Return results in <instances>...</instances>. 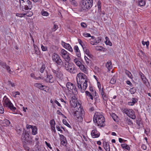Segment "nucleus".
I'll use <instances>...</instances> for the list:
<instances>
[{"mask_svg":"<svg viewBox=\"0 0 151 151\" xmlns=\"http://www.w3.org/2000/svg\"><path fill=\"white\" fill-rule=\"evenodd\" d=\"M77 84L79 86L81 85V84H83V87L81 89L83 90H86L87 87V82L88 81V79L86 75L82 73H79L77 74L76 76Z\"/></svg>","mask_w":151,"mask_h":151,"instance_id":"f257e3e1","label":"nucleus"},{"mask_svg":"<svg viewBox=\"0 0 151 151\" xmlns=\"http://www.w3.org/2000/svg\"><path fill=\"white\" fill-rule=\"evenodd\" d=\"M20 7L23 12H27L32 7V2L30 0H19Z\"/></svg>","mask_w":151,"mask_h":151,"instance_id":"f03ea898","label":"nucleus"},{"mask_svg":"<svg viewBox=\"0 0 151 151\" xmlns=\"http://www.w3.org/2000/svg\"><path fill=\"white\" fill-rule=\"evenodd\" d=\"M93 5V0H82L80 3L81 12L87 11L89 10Z\"/></svg>","mask_w":151,"mask_h":151,"instance_id":"7ed1b4c3","label":"nucleus"},{"mask_svg":"<svg viewBox=\"0 0 151 151\" xmlns=\"http://www.w3.org/2000/svg\"><path fill=\"white\" fill-rule=\"evenodd\" d=\"M93 121L94 123H97L98 126L104 127L105 120L104 116L99 113L96 112L95 113L93 117Z\"/></svg>","mask_w":151,"mask_h":151,"instance_id":"20e7f679","label":"nucleus"},{"mask_svg":"<svg viewBox=\"0 0 151 151\" xmlns=\"http://www.w3.org/2000/svg\"><path fill=\"white\" fill-rule=\"evenodd\" d=\"M29 136V134L24 129L21 137L22 142L25 143V142H27L29 145H33L32 139Z\"/></svg>","mask_w":151,"mask_h":151,"instance_id":"39448f33","label":"nucleus"},{"mask_svg":"<svg viewBox=\"0 0 151 151\" xmlns=\"http://www.w3.org/2000/svg\"><path fill=\"white\" fill-rule=\"evenodd\" d=\"M65 63L64 66L65 69L68 72L72 74H75L77 73V70L75 65L72 63Z\"/></svg>","mask_w":151,"mask_h":151,"instance_id":"423d86ee","label":"nucleus"},{"mask_svg":"<svg viewBox=\"0 0 151 151\" xmlns=\"http://www.w3.org/2000/svg\"><path fill=\"white\" fill-rule=\"evenodd\" d=\"M3 102L5 106L8 107L12 111H14L16 109V108L14 106L13 104L6 96H5L3 99Z\"/></svg>","mask_w":151,"mask_h":151,"instance_id":"0eeeda50","label":"nucleus"},{"mask_svg":"<svg viewBox=\"0 0 151 151\" xmlns=\"http://www.w3.org/2000/svg\"><path fill=\"white\" fill-rule=\"evenodd\" d=\"M84 114V111L82 110L81 108L79 109L78 111H74L73 114L75 119L78 122H81L83 120V117Z\"/></svg>","mask_w":151,"mask_h":151,"instance_id":"6e6552de","label":"nucleus"},{"mask_svg":"<svg viewBox=\"0 0 151 151\" xmlns=\"http://www.w3.org/2000/svg\"><path fill=\"white\" fill-rule=\"evenodd\" d=\"M66 87L69 92H72L74 94L77 93V88L75 84L71 82H67L66 84Z\"/></svg>","mask_w":151,"mask_h":151,"instance_id":"1a4fd4ad","label":"nucleus"},{"mask_svg":"<svg viewBox=\"0 0 151 151\" xmlns=\"http://www.w3.org/2000/svg\"><path fill=\"white\" fill-rule=\"evenodd\" d=\"M52 58L53 61L56 63L57 65H63V62L59 55L57 53H53L52 55Z\"/></svg>","mask_w":151,"mask_h":151,"instance_id":"9d476101","label":"nucleus"},{"mask_svg":"<svg viewBox=\"0 0 151 151\" xmlns=\"http://www.w3.org/2000/svg\"><path fill=\"white\" fill-rule=\"evenodd\" d=\"M123 112L132 119H135L136 118L135 112L132 109H124Z\"/></svg>","mask_w":151,"mask_h":151,"instance_id":"9b49d317","label":"nucleus"},{"mask_svg":"<svg viewBox=\"0 0 151 151\" xmlns=\"http://www.w3.org/2000/svg\"><path fill=\"white\" fill-rule=\"evenodd\" d=\"M60 53L61 56L67 63L70 60V58L69 55V53L64 49L61 50Z\"/></svg>","mask_w":151,"mask_h":151,"instance_id":"f8f14e48","label":"nucleus"},{"mask_svg":"<svg viewBox=\"0 0 151 151\" xmlns=\"http://www.w3.org/2000/svg\"><path fill=\"white\" fill-rule=\"evenodd\" d=\"M46 73V77L45 78H44L45 81L47 83H53L54 81V79L52 76L51 74H48L47 71Z\"/></svg>","mask_w":151,"mask_h":151,"instance_id":"ddd939ff","label":"nucleus"},{"mask_svg":"<svg viewBox=\"0 0 151 151\" xmlns=\"http://www.w3.org/2000/svg\"><path fill=\"white\" fill-rule=\"evenodd\" d=\"M79 68L81 71L86 74H88V67L86 65L82 64Z\"/></svg>","mask_w":151,"mask_h":151,"instance_id":"4468645a","label":"nucleus"},{"mask_svg":"<svg viewBox=\"0 0 151 151\" xmlns=\"http://www.w3.org/2000/svg\"><path fill=\"white\" fill-rule=\"evenodd\" d=\"M104 88H102L100 93L103 100L105 101H107L108 99V96L106 93L104 92Z\"/></svg>","mask_w":151,"mask_h":151,"instance_id":"2eb2a0df","label":"nucleus"},{"mask_svg":"<svg viewBox=\"0 0 151 151\" xmlns=\"http://www.w3.org/2000/svg\"><path fill=\"white\" fill-rule=\"evenodd\" d=\"M61 43L62 45L65 49L70 52L73 51V49L69 44L66 43L63 41H62Z\"/></svg>","mask_w":151,"mask_h":151,"instance_id":"dca6fc26","label":"nucleus"},{"mask_svg":"<svg viewBox=\"0 0 151 151\" xmlns=\"http://www.w3.org/2000/svg\"><path fill=\"white\" fill-rule=\"evenodd\" d=\"M92 137L93 138L98 137L100 135L99 133L96 129H93L92 130L91 133Z\"/></svg>","mask_w":151,"mask_h":151,"instance_id":"f3484780","label":"nucleus"},{"mask_svg":"<svg viewBox=\"0 0 151 151\" xmlns=\"http://www.w3.org/2000/svg\"><path fill=\"white\" fill-rule=\"evenodd\" d=\"M60 137L61 144L62 145L64 146L67 142L66 137L62 134H60Z\"/></svg>","mask_w":151,"mask_h":151,"instance_id":"a211bd4d","label":"nucleus"},{"mask_svg":"<svg viewBox=\"0 0 151 151\" xmlns=\"http://www.w3.org/2000/svg\"><path fill=\"white\" fill-rule=\"evenodd\" d=\"M34 86L36 87L37 88H38L40 89L41 90H44L45 88V86L42 85L40 83H35L34 84Z\"/></svg>","mask_w":151,"mask_h":151,"instance_id":"6ab92c4d","label":"nucleus"},{"mask_svg":"<svg viewBox=\"0 0 151 151\" xmlns=\"http://www.w3.org/2000/svg\"><path fill=\"white\" fill-rule=\"evenodd\" d=\"M103 146L104 147V149L106 151H110V147L109 144L107 142H105L103 143Z\"/></svg>","mask_w":151,"mask_h":151,"instance_id":"aec40b11","label":"nucleus"},{"mask_svg":"<svg viewBox=\"0 0 151 151\" xmlns=\"http://www.w3.org/2000/svg\"><path fill=\"white\" fill-rule=\"evenodd\" d=\"M74 62L76 64V65L79 67L81 66V65L83 64L81 62L78 60V58H76L74 59Z\"/></svg>","mask_w":151,"mask_h":151,"instance_id":"412c9836","label":"nucleus"},{"mask_svg":"<svg viewBox=\"0 0 151 151\" xmlns=\"http://www.w3.org/2000/svg\"><path fill=\"white\" fill-rule=\"evenodd\" d=\"M32 134L33 135H36L37 133V129L35 126L32 129Z\"/></svg>","mask_w":151,"mask_h":151,"instance_id":"4be33fe9","label":"nucleus"},{"mask_svg":"<svg viewBox=\"0 0 151 151\" xmlns=\"http://www.w3.org/2000/svg\"><path fill=\"white\" fill-rule=\"evenodd\" d=\"M101 2L100 1H99L97 3L98 6V12H101Z\"/></svg>","mask_w":151,"mask_h":151,"instance_id":"5701e85b","label":"nucleus"},{"mask_svg":"<svg viewBox=\"0 0 151 151\" xmlns=\"http://www.w3.org/2000/svg\"><path fill=\"white\" fill-rule=\"evenodd\" d=\"M85 93L86 94V95L88 97H89L90 99L93 100V97L92 95V93L89 92L88 91H85Z\"/></svg>","mask_w":151,"mask_h":151,"instance_id":"b1692460","label":"nucleus"},{"mask_svg":"<svg viewBox=\"0 0 151 151\" xmlns=\"http://www.w3.org/2000/svg\"><path fill=\"white\" fill-rule=\"evenodd\" d=\"M4 126L7 127L9 126L10 124L9 121L7 119L4 120L3 123Z\"/></svg>","mask_w":151,"mask_h":151,"instance_id":"393cba45","label":"nucleus"},{"mask_svg":"<svg viewBox=\"0 0 151 151\" xmlns=\"http://www.w3.org/2000/svg\"><path fill=\"white\" fill-rule=\"evenodd\" d=\"M125 73L130 78L132 79V76L131 73L128 70H125Z\"/></svg>","mask_w":151,"mask_h":151,"instance_id":"a878e982","label":"nucleus"},{"mask_svg":"<svg viewBox=\"0 0 151 151\" xmlns=\"http://www.w3.org/2000/svg\"><path fill=\"white\" fill-rule=\"evenodd\" d=\"M106 66L108 70H110L111 68V63L110 61L107 62L106 64Z\"/></svg>","mask_w":151,"mask_h":151,"instance_id":"bb28decb","label":"nucleus"},{"mask_svg":"<svg viewBox=\"0 0 151 151\" xmlns=\"http://www.w3.org/2000/svg\"><path fill=\"white\" fill-rule=\"evenodd\" d=\"M146 1L145 0H140L139 1L138 4L140 6H143L145 5Z\"/></svg>","mask_w":151,"mask_h":151,"instance_id":"cd10ccee","label":"nucleus"},{"mask_svg":"<svg viewBox=\"0 0 151 151\" xmlns=\"http://www.w3.org/2000/svg\"><path fill=\"white\" fill-rule=\"evenodd\" d=\"M116 80V77L114 76L111 79L110 83L111 84H114Z\"/></svg>","mask_w":151,"mask_h":151,"instance_id":"c85d7f7f","label":"nucleus"},{"mask_svg":"<svg viewBox=\"0 0 151 151\" xmlns=\"http://www.w3.org/2000/svg\"><path fill=\"white\" fill-rule=\"evenodd\" d=\"M63 76V74L62 73L58 71L56 74H55L54 76L56 78H60L62 77Z\"/></svg>","mask_w":151,"mask_h":151,"instance_id":"c756f323","label":"nucleus"},{"mask_svg":"<svg viewBox=\"0 0 151 151\" xmlns=\"http://www.w3.org/2000/svg\"><path fill=\"white\" fill-rule=\"evenodd\" d=\"M121 146L123 148H125L128 150H130V148L129 146L126 144H122L121 145Z\"/></svg>","mask_w":151,"mask_h":151,"instance_id":"7c9ffc66","label":"nucleus"},{"mask_svg":"<svg viewBox=\"0 0 151 151\" xmlns=\"http://www.w3.org/2000/svg\"><path fill=\"white\" fill-rule=\"evenodd\" d=\"M126 122L127 124L129 125H133V123L130 119L128 118L125 119Z\"/></svg>","mask_w":151,"mask_h":151,"instance_id":"2f4dec72","label":"nucleus"},{"mask_svg":"<svg viewBox=\"0 0 151 151\" xmlns=\"http://www.w3.org/2000/svg\"><path fill=\"white\" fill-rule=\"evenodd\" d=\"M34 49L35 50V53L37 55H39L40 54V52L39 51V49L37 48V46L35 44L34 45Z\"/></svg>","mask_w":151,"mask_h":151,"instance_id":"473e14b6","label":"nucleus"},{"mask_svg":"<svg viewBox=\"0 0 151 151\" xmlns=\"http://www.w3.org/2000/svg\"><path fill=\"white\" fill-rule=\"evenodd\" d=\"M129 91L131 94H134L136 91V89L135 87H133L129 89Z\"/></svg>","mask_w":151,"mask_h":151,"instance_id":"72a5a7b5","label":"nucleus"},{"mask_svg":"<svg viewBox=\"0 0 151 151\" xmlns=\"http://www.w3.org/2000/svg\"><path fill=\"white\" fill-rule=\"evenodd\" d=\"M50 124L51 126V129L53 128H55V122L54 119L51 120L50 121Z\"/></svg>","mask_w":151,"mask_h":151,"instance_id":"f704fd0d","label":"nucleus"},{"mask_svg":"<svg viewBox=\"0 0 151 151\" xmlns=\"http://www.w3.org/2000/svg\"><path fill=\"white\" fill-rule=\"evenodd\" d=\"M63 122L64 124L67 126L69 128L71 129L72 127L67 122L65 119H63Z\"/></svg>","mask_w":151,"mask_h":151,"instance_id":"c9c22d12","label":"nucleus"},{"mask_svg":"<svg viewBox=\"0 0 151 151\" xmlns=\"http://www.w3.org/2000/svg\"><path fill=\"white\" fill-rule=\"evenodd\" d=\"M96 44L97 45L100 42L101 40V37H98L95 39Z\"/></svg>","mask_w":151,"mask_h":151,"instance_id":"e433bc0d","label":"nucleus"},{"mask_svg":"<svg viewBox=\"0 0 151 151\" xmlns=\"http://www.w3.org/2000/svg\"><path fill=\"white\" fill-rule=\"evenodd\" d=\"M41 14L43 16H48L49 14L48 13L45 11L44 9H42L41 12Z\"/></svg>","mask_w":151,"mask_h":151,"instance_id":"4c0bfd02","label":"nucleus"},{"mask_svg":"<svg viewBox=\"0 0 151 151\" xmlns=\"http://www.w3.org/2000/svg\"><path fill=\"white\" fill-rule=\"evenodd\" d=\"M45 64H43L42 65V66L40 69V72L41 73H43L44 70L45 69Z\"/></svg>","mask_w":151,"mask_h":151,"instance_id":"58836bf2","label":"nucleus"},{"mask_svg":"<svg viewBox=\"0 0 151 151\" xmlns=\"http://www.w3.org/2000/svg\"><path fill=\"white\" fill-rule=\"evenodd\" d=\"M84 58L86 63L87 64H88L89 63H91V60L88 57L85 56L84 57Z\"/></svg>","mask_w":151,"mask_h":151,"instance_id":"ea45409f","label":"nucleus"},{"mask_svg":"<svg viewBox=\"0 0 151 151\" xmlns=\"http://www.w3.org/2000/svg\"><path fill=\"white\" fill-rule=\"evenodd\" d=\"M111 115L113 119L115 121H116V120L117 119V117L116 115L114 113H112L111 114Z\"/></svg>","mask_w":151,"mask_h":151,"instance_id":"a19ab883","label":"nucleus"},{"mask_svg":"<svg viewBox=\"0 0 151 151\" xmlns=\"http://www.w3.org/2000/svg\"><path fill=\"white\" fill-rule=\"evenodd\" d=\"M26 13H25V14H26L25 15H26L27 17H30L32 16L33 15V13L31 11H29L27 12H26Z\"/></svg>","mask_w":151,"mask_h":151,"instance_id":"79ce46f5","label":"nucleus"},{"mask_svg":"<svg viewBox=\"0 0 151 151\" xmlns=\"http://www.w3.org/2000/svg\"><path fill=\"white\" fill-rule=\"evenodd\" d=\"M25 15H26V14H25V13H22L21 14L17 13L16 14V16L20 17H23V16H25Z\"/></svg>","mask_w":151,"mask_h":151,"instance_id":"37998d69","label":"nucleus"},{"mask_svg":"<svg viewBox=\"0 0 151 151\" xmlns=\"http://www.w3.org/2000/svg\"><path fill=\"white\" fill-rule=\"evenodd\" d=\"M0 65L1 66L4 68H5L7 65L6 63L1 60H0Z\"/></svg>","mask_w":151,"mask_h":151,"instance_id":"c03bdc74","label":"nucleus"},{"mask_svg":"<svg viewBox=\"0 0 151 151\" xmlns=\"http://www.w3.org/2000/svg\"><path fill=\"white\" fill-rule=\"evenodd\" d=\"M7 70V71L10 74H11L12 73V71L11 70V69L10 68V67L9 66L7 65L6 67L5 68Z\"/></svg>","mask_w":151,"mask_h":151,"instance_id":"a18cd8bd","label":"nucleus"},{"mask_svg":"<svg viewBox=\"0 0 151 151\" xmlns=\"http://www.w3.org/2000/svg\"><path fill=\"white\" fill-rule=\"evenodd\" d=\"M41 48L42 50L43 51L47 50V48L46 46H45L42 45H41Z\"/></svg>","mask_w":151,"mask_h":151,"instance_id":"49530a36","label":"nucleus"},{"mask_svg":"<svg viewBox=\"0 0 151 151\" xmlns=\"http://www.w3.org/2000/svg\"><path fill=\"white\" fill-rule=\"evenodd\" d=\"M78 43L81 45V46L83 50H84V45L81 39H78Z\"/></svg>","mask_w":151,"mask_h":151,"instance_id":"de8ad7c7","label":"nucleus"},{"mask_svg":"<svg viewBox=\"0 0 151 151\" xmlns=\"http://www.w3.org/2000/svg\"><path fill=\"white\" fill-rule=\"evenodd\" d=\"M136 123L138 125L139 128L140 126V124H142L141 120L138 119L136 120Z\"/></svg>","mask_w":151,"mask_h":151,"instance_id":"09e8293b","label":"nucleus"},{"mask_svg":"<svg viewBox=\"0 0 151 151\" xmlns=\"http://www.w3.org/2000/svg\"><path fill=\"white\" fill-rule=\"evenodd\" d=\"M27 142H25V143L23 142V147L24 149L26 150H29V148L27 146Z\"/></svg>","mask_w":151,"mask_h":151,"instance_id":"8fccbe9b","label":"nucleus"},{"mask_svg":"<svg viewBox=\"0 0 151 151\" xmlns=\"http://www.w3.org/2000/svg\"><path fill=\"white\" fill-rule=\"evenodd\" d=\"M72 5H73L74 6H76L78 5L77 2L75 0H73L70 2Z\"/></svg>","mask_w":151,"mask_h":151,"instance_id":"3c124183","label":"nucleus"},{"mask_svg":"<svg viewBox=\"0 0 151 151\" xmlns=\"http://www.w3.org/2000/svg\"><path fill=\"white\" fill-rule=\"evenodd\" d=\"M141 78L142 80L143 81L144 83L145 84H146L148 80L146 78L145 76H144L143 77H142Z\"/></svg>","mask_w":151,"mask_h":151,"instance_id":"603ef678","label":"nucleus"},{"mask_svg":"<svg viewBox=\"0 0 151 151\" xmlns=\"http://www.w3.org/2000/svg\"><path fill=\"white\" fill-rule=\"evenodd\" d=\"M89 90L90 91H91L92 94H93L94 93L95 94V96L96 95V91H94L93 90V88L92 86H90L89 88Z\"/></svg>","mask_w":151,"mask_h":151,"instance_id":"864d4df0","label":"nucleus"},{"mask_svg":"<svg viewBox=\"0 0 151 151\" xmlns=\"http://www.w3.org/2000/svg\"><path fill=\"white\" fill-rule=\"evenodd\" d=\"M142 43L144 45H145V44L148 47L149 45V42L148 41L147 42H144V41H142Z\"/></svg>","mask_w":151,"mask_h":151,"instance_id":"5fc2aeb1","label":"nucleus"},{"mask_svg":"<svg viewBox=\"0 0 151 151\" xmlns=\"http://www.w3.org/2000/svg\"><path fill=\"white\" fill-rule=\"evenodd\" d=\"M81 86H79V85L78 84V88L79 89H80V91H81V92L82 93H83L84 92V91H85V90H83V89H81V88H82V87H83V84H81Z\"/></svg>","mask_w":151,"mask_h":151,"instance_id":"6e6d98bb","label":"nucleus"},{"mask_svg":"<svg viewBox=\"0 0 151 151\" xmlns=\"http://www.w3.org/2000/svg\"><path fill=\"white\" fill-rule=\"evenodd\" d=\"M58 28V26L55 24H54V25L52 29V31H55Z\"/></svg>","mask_w":151,"mask_h":151,"instance_id":"4d7b16f0","label":"nucleus"},{"mask_svg":"<svg viewBox=\"0 0 151 151\" xmlns=\"http://www.w3.org/2000/svg\"><path fill=\"white\" fill-rule=\"evenodd\" d=\"M83 35L86 37H91V35L90 34L86 32L84 33L83 34Z\"/></svg>","mask_w":151,"mask_h":151,"instance_id":"13d9d810","label":"nucleus"},{"mask_svg":"<svg viewBox=\"0 0 151 151\" xmlns=\"http://www.w3.org/2000/svg\"><path fill=\"white\" fill-rule=\"evenodd\" d=\"M138 99L137 98H133L132 99V101L134 104H135L138 101Z\"/></svg>","mask_w":151,"mask_h":151,"instance_id":"bf43d9fd","label":"nucleus"},{"mask_svg":"<svg viewBox=\"0 0 151 151\" xmlns=\"http://www.w3.org/2000/svg\"><path fill=\"white\" fill-rule=\"evenodd\" d=\"M34 126L30 125L27 124L26 125V128L28 129L30 128H31L32 129V127H34Z\"/></svg>","mask_w":151,"mask_h":151,"instance_id":"052dcab7","label":"nucleus"},{"mask_svg":"<svg viewBox=\"0 0 151 151\" xmlns=\"http://www.w3.org/2000/svg\"><path fill=\"white\" fill-rule=\"evenodd\" d=\"M81 26L83 28L86 27H87V25L84 22H82L81 23Z\"/></svg>","mask_w":151,"mask_h":151,"instance_id":"680f3d73","label":"nucleus"},{"mask_svg":"<svg viewBox=\"0 0 151 151\" xmlns=\"http://www.w3.org/2000/svg\"><path fill=\"white\" fill-rule=\"evenodd\" d=\"M74 50H75V51L76 52H78V51L79 50V48L77 45H75L74 46Z\"/></svg>","mask_w":151,"mask_h":151,"instance_id":"e2e57ef3","label":"nucleus"},{"mask_svg":"<svg viewBox=\"0 0 151 151\" xmlns=\"http://www.w3.org/2000/svg\"><path fill=\"white\" fill-rule=\"evenodd\" d=\"M89 40H90V43H91V44L93 45H96L95 44L96 43L95 42V40L91 41V39H90Z\"/></svg>","mask_w":151,"mask_h":151,"instance_id":"0e129e2a","label":"nucleus"},{"mask_svg":"<svg viewBox=\"0 0 151 151\" xmlns=\"http://www.w3.org/2000/svg\"><path fill=\"white\" fill-rule=\"evenodd\" d=\"M126 83L127 84L129 85L131 87H132L133 86V85L132 83L130 82V81H126Z\"/></svg>","mask_w":151,"mask_h":151,"instance_id":"69168bd1","label":"nucleus"},{"mask_svg":"<svg viewBox=\"0 0 151 151\" xmlns=\"http://www.w3.org/2000/svg\"><path fill=\"white\" fill-rule=\"evenodd\" d=\"M52 70L54 76H55V74H56L58 72V71L55 70L53 69H52Z\"/></svg>","mask_w":151,"mask_h":151,"instance_id":"338daca9","label":"nucleus"},{"mask_svg":"<svg viewBox=\"0 0 151 151\" xmlns=\"http://www.w3.org/2000/svg\"><path fill=\"white\" fill-rule=\"evenodd\" d=\"M106 44L110 46H111L112 45V43L109 41V40L107 41V42H105Z\"/></svg>","mask_w":151,"mask_h":151,"instance_id":"774afa93","label":"nucleus"}]
</instances>
